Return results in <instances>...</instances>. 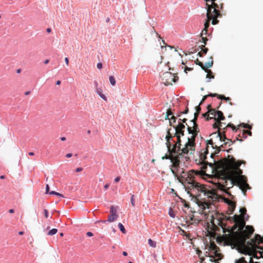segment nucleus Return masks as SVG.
<instances>
[{"mask_svg":"<svg viewBox=\"0 0 263 263\" xmlns=\"http://www.w3.org/2000/svg\"><path fill=\"white\" fill-rule=\"evenodd\" d=\"M148 245L153 247V248H155L156 247V242L153 241L151 239H149L148 240Z\"/></svg>","mask_w":263,"mask_h":263,"instance_id":"obj_25","label":"nucleus"},{"mask_svg":"<svg viewBox=\"0 0 263 263\" xmlns=\"http://www.w3.org/2000/svg\"><path fill=\"white\" fill-rule=\"evenodd\" d=\"M211 136H213V137L215 136V138L216 139H217V140L219 141H220V142H222L223 141L224 142L226 140H227L226 142H225L224 143L223 145H224L226 146H227V145L230 146L231 144H233V142L231 140L227 139L226 137L224 134L223 135H221V134L219 132H215V133L212 134L211 135Z\"/></svg>","mask_w":263,"mask_h":263,"instance_id":"obj_8","label":"nucleus"},{"mask_svg":"<svg viewBox=\"0 0 263 263\" xmlns=\"http://www.w3.org/2000/svg\"><path fill=\"white\" fill-rule=\"evenodd\" d=\"M202 40H203V42L204 43V44H205L206 41H207V39H206L204 37H202Z\"/></svg>","mask_w":263,"mask_h":263,"instance_id":"obj_59","label":"nucleus"},{"mask_svg":"<svg viewBox=\"0 0 263 263\" xmlns=\"http://www.w3.org/2000/svg\"><path fill=\"white\" fill-rule=\"evenodd\" d=\"M97 67L98 69H101L102 68V64L101 62H99L97 64Z\"/></svg>","mask_w":263,"mask_h":263,"instance_id":"obj_43","label":"nucleus"},{"mask_svg":"<svg viewBox=\"0 0 263 263\" xmlns=\"http://www.w3.org/2000/svg\"><path fill=\"white\" fill-rule=\"evenodd\" d=\"M109 82L112 86H114L116 84V80L113 76H109Z\"/></svg>","mask_w":263,"mask_h":263,"instance_id":"obj_27","label":"nucleus"},{"mask_svg":"<svg viewBox=\"0 0 263 263\" xmlns=\"http://www.w3.org/2000/svg\"><path fill=\"white\" fill-rule=\"evenodd\" d=\"M174 137H177V141L176 142L180 146H181V136L179 135L175 136V135L173 136Z\"/></svg>","mask_w":263,"mask_h":263,"instance_id":"obj_34","label":"nucleus"},{"mask_svg":"<svg viewBox=\"0 0 263 263\" xmlns=\"http://www.w3.org/2000/svg\"><path fill=\"white\" fill-rule=\"evenodd\" d=\"M217 96H218V98L221 100H226V101H229L231 100V99L229 97H226L224 96H223V95H218Z\"/></svg>","mask_w":263,"mask_h":263,"instance_id":"obj_32","label":"nucleus"},{"mask_svg":"<svg viewBox=\"0 0 263 263\" xmlns=\"http://www.w3.org/2000/svg\"><path fill=\"white\" fill-rule=\"evenodd\" d=\"M197 64H198L202 68V69H204L203 64L202 63L199 62V63H197Z\"/></svg>","mask_w":263,"mask_h":263,"instance_id":"obj_51","label":"nucleus"},{"mask_svg":"<svg viewBox=\"0 0 263 263\" xmlns=\"http://www.w3.org/2000/svg\"><path fill=\"white\" fill-rule=\"evenodd\" d=\"M96 92L102 99L105 101L107 100V98L106 96L103 94L102 89L101 88H96Z\"/></svg>","mask_w":263,"mask_h":263,"instance_id":"obj_17","label":"nucleus"},{"mask_svg":"<svg viewBox=\"0 0 263 263\" xmlns=\"http://www.w3.org/2000/svg\"><path fill=\"white\" fill-rule=\"evenodd\" d=\"M184 130H175V136L179 135L180 136H184Z\"/></svg>","mask_w":263,"mask_h":263,"instance_id":"obj_28","label":"nucleus"},{"mask_svg":"<svg viewBox=\"0 0 263 263\" xmlns=\"http://www.w3.org/2000/svg\"><path fill=\"white\" fill-rule=\"evenodd\" d=\"M223 218L226 220L231 221L236 223H238L241 222L239 215H235L233 217H231L230 216H224V217Z\"/></svg>","mask_w":263,"mask_h":263,"instance_id":"obj_15","label":"nucleus"},{"mask_svg":"<svg viewBox=\"0 0 263 263\" xmlns=\"http://www.w3.org/2000/svg\"><path fill=\"white\" fill-rule=\"evenodd\" d=\"M173 112L171 109H167L166 112V115L165 116V119H170V116H172Z\"/></svg>","mask_w":263,"mask_h":263,"instance_id":"obj_31","label":"nucleus"},{"mask_svg":"<svg viewBox=\"0 0 263 263\" xmlns=\"http://www.w3.org/2000/svg\"><path fill=\"white\" fill-rule=\"evenodd\" d=\"M206 18H214L218 17L220 15V12L219 10L216 9L215 7H213L212 5H209L208 3L206 4Z\"/></svg>","mask_w":263,"mask_h":263,"instance_id":"obj_7","label":"nucleus"},{"mask_svg":"<svg viewBox=\"0 0 263 263\" xmlns=\"http://www.w3.org/2000/svg\"><path fill=\"white\" fill-rule=\"evenodd\" d=\"M168 215L172 218H175V213H174V212L173 211V210L172 209H170L169 210V211H168Z\"/></svg>","mask_w":263,"mask_h":263,"instance_id":"obj_33","label":"nucleus"},{"mask_svg":"<svg viewBox=\"0 0 263 263\" xmlns=\"http://www.w3.org/2000/svg\"><path fill=\"white\" fill-rule=\"evenodd\" d=\"M72 154L71 153H68L66 155V157L67 158H70L71 156H72Z\"/></svg>","mask_w":263,"mask_h":263,"instance_id":"obj_57","label":"nucleus"},{"mask_svg":"<svg viewBox=\"0 0 263 263\" xmlns=\"http://www.w3.org/2000/svg\"><path fill=\"white\" fill-rule=\"evenodd\" d=\"M207 31H208L207 29H206L205 30H204V29H202V32H201V35H203V34H206Z\"/></svg>","mask_w":263,"mask_h":263,"instance_id":"obj_48","label":"nucleus"},{"mask_svg":"<svg viewBox=\"0 0 263 263\" xmlns=\"http://www.w3.org/2000/svg\"><path fill=\"white\" fill-rule=\"evenodd\" d=\"M185 189L187 194L193 198H196L199 193H203L204 194H206L204 188L200 183L193 180L191 182H189L187 185L185 186Z\"/></svg>","mask_w":263,"mask_h":263,"instance_id":"obj_5","label":"nucleus"},{"mask_svg":"<svg viewBox=\"0 0 263 263\" xmlns=\"http://www.w3.org/2000/svg\"><path fill=\"white\" fill-rule=\"evenodd\" d=\"M218 96V95L217 93H210V94L209 95H205L203 96V98L202 99V101H204L205 100V99L209 97H215V96Z\"/></svg>","mask_w":263,"mask_h":263,"instance_id":"obj_26","label":"nucleus"},{"mask_svg":"<svg viewBox=\"0 0 263 263\" xmlns=\"http://www.w3.org/2000/svg\"><path fill=\"white\" fill-rule=\"evenodd\" d=\"M208 51V49L206 48H204L202 49V52L204 54H206Z\"/></svg>","mask_w":263,"mask_h":263,"instance_id":"obj_46","label":"nucleus"},{"mask_svg":"<svg viewBox=\"0 0 263 263\" xmlns=\"http://www.w3.org/2000/svg\"><path fill=\"white\" fill-rule=\"evenodd\" d=\"M82 170H83V168L82 167H78L77 168H76V172H80L82 171Z\"/></svg>","mask_w":263,"mask_h":263,"instance_id":"obj_50","label":"nucleus"},{"mask_svg":"<svg viewBox=\"0 0 263 263\" xmlns=\"http://www.w3.org/2000/svg\"><path fill=\"white\" fill-rule=\"evenodd\" d=\"M200 105H198V106H196V112H200V111H201V107L199 106Z\"/></svg>","mask_w":263,"mask_h":263,"instance_id":"obj_44","label":"nucleus"},{"mask_svg":"<svg viewBox=\"0 0 263 263\" xmlns=\"http://www.w3.org/2000/svg\"><path fill=\"white\" fill-rule=\"evenodd\" d=\"M199 114V112H196L194 114V118L192 120L190 121L191 125H188L186 123V125H187V128L189 127H190L191 129H193L194 128H195V127H197L198 129L199 130L198 126L196 122V120L197 119V118L198 117Z\"/></svg>","mask_w":263,"mask_h":263,"instance_id":"obj_12","label":"nucleus"},{"mask_svg":"<svg viewBox=\"0 0 263 263\" xmlns=\"http://www.w3.org/2000/svg\"><path fill=\"white\" fill-rule=\"evenodd\" d=\"M162 159L171 160L172 163L171 171L175 176H178L179 175H181L182 173H184L183 168H181L182 161L180 160V156H179V155L174 156L171 153H166L162 157Z\"/></svg>","mask_w":263,"mask_h":263,"instance_id":"obj_4","label":"nucleus"},{"mask_svg":"<svg viewBox=\"0 0 263 263\" xmlns=\"http://www.w3.org/2000/svg\"><path fill=\"white\" fill-rule=\"evenodd\" d=\"M86 235L88 237H91V236H93V233L91 232H87Z\"/></svg>","mask_w":263,"mask_h":263,"instance_id":"obj_49","label":"nucleus"},{"mask_svg":"<svg viewBox=\"0 0 263 263\" xmlns=\"http://www.w3.org/2000/svg\"><path fill=\"white\" fill-rule=\"evenodd\" d=\"M208 198H211L212 200H216L217 199V197H216V195H213L212 196L208 195Z\"/></svg>","mask_w":263,"mask_h":263,"instance_id":"obj_37","label":"nucleus"},{"mask_svg":"<svg viewBox=\"0 0 263 263\" xmlns=\"http://www.w3.org/2000/svg\"><path fill=\"white\" fill-rule=\"evenodd\" d=\"M118 227H119V228L120 229V230L123 233H126V230H125V229L124 228V227L123 226V225L119 222L118 223Z\"/></svg>","mask_w":263,"mask_h":263,"instance_id":"obj_23","label":"nucleus"},{"mask_svg":"<svg viewBox=\"0 0 263 263\" xmlns=\"http://www.w3.org/2000/svg\"><path fill=\"white\" fill-rule=\"evenodd\" d=\"M176 119H177L176 117L174 116H172L171 117V118L168 119L170 120V123L171 126H173V125H172V123H175L176 121Z\"/></svg>","mask_w":263,"mask_h":263,"instance_id":"obj_30","label":"nucleus"},{"mask_svg":"<svg viewBox=\"0 0 263 263\" xmlns=\"http://www.w3.org/2000/svg\"><path fill=\"white\" fill-rule=\"evenodd\" d=\"M51 31V28H48L47 29V32L49 33V32H50Z\"/></svg>","mask_w":263,"mask_h":263,"instance_id":"obj_64","label":"nucleus"},{"mask_svg":"<svg viewBox=\"0 0 263 263\" xmlns=\"http://www.w3.org/2000/svg\"><path fill=\"white\" fill-rule=\"evenodd\" d=\"M50 193L49 192V186L48 184H46V194H48Z\"/></svg>","mask_w":263,"mask_h":263,"instance_id":"obj_42","label":"nucleus"},{"mask_svg":"<svg viewBox=\"0 0 263 263\" xmlns=\"http://www.w3.org/2000/svg\"><path fill=\"white\" fill-rule=\"evenodd\" d=\"M227 127H231L232 128V130L233 131H235L236 132L237 131V129L236 128V127L232 124H231V123H229L228 124V125L227 126Z\"/></svg>","mask_w":263,"mask_h":263,"instance_id":"obj_36","label":"nucleus"},{"mask_svg":"<svg viewBox=\"0 0 263 263\" xmlns=\"http://www.w3.org/2000/svg\"><path fill=\"white\" fill-rule=\"evenodd\" d=\"M210 59L211 60H212V57H211ZM213 60H212L210 62H206L204 64H203L204 69H205V68H209L213 66Z\"/></svg>","mask_w":263,"mask_h":263,"instance_id":"obj_21","label":"nucleus"},{"mask_svg":"<svg viewBox=\"0 0 263 263\" xmlns=\"http://www.w3.org/2000/svg\"><path fill=\"white\" fill-rule=\"evenodd\" d=\"M212 139H211L209 140L208 141V144H210V145H212V146L214 148V143H213V140H212V139H213V138H215V139L217 140V139H216V138H215V136H214V137L212 136Z\"/></svg>","mask_w":263,"mask_h":263,"instance_id":"obj_35","label":"nucleus"},{"mask_svg":"<svg viewBox=\"0 0 263 263\" xmlns=\"http://www.w3.org/2000/svg\"><path fill=\"white\" fill-rule=\"evenodd\" d=\"M212 19H213V20H212V24L213 25H216V24H217L218 23V22H219L217 20L215 19V18H212Z\"/></svg>","mask_w":263,"mask_h":263,"instance_id":"obj_40","label":"nucleus"},{"mask_svg":"<svg viewBox=\"0 0 263 263\" xmlns=\"http://www.w3.org/2000/svg\"><path fill=\"white\" fill-rule=\"evenodd\" d=\"M162 78L163 80L165 79V82H164L165 84V83H169L171 81H173L174 82H176L175 77L170 72H165L163 73L162 74Z\"/></svg>","mask_w":263,"mask_h":263,"instance_id":"obj_9","label":"nucleus"},{"mask_svg":"<svg viewBox=\"0 0 263 263\" xmlns=\"http://www.w3.org/2000/svg\"><path fill=\"white\" fill-rule=\"evenodd\" d=\"M225 125L224 123H221L220 121L218 122H215L213 125V127L215 129L218 128H222L224 125Z\"/></svg>","mask_w":263,"mask_h":263,"instance_id":"obj_20","label":"nucleus"},{"mask_svg":"<svg viewBox=\"0 0 263 263\" xmlns=\"http://www.w3.org/2000/svg\"><path fill=\"white\" fill-rule=\"evenodd\" d=\"M57 232L58 230L57 229L53 228L48 232V235L52 236L55 234L57 233Z\"/></svg>","mask_w":263,"mask_h":263,"instance_id":"obj_24","label":"nucleus"},{"mask_svg":"<svg viewBox=\"0 0 263 263\" xmlns=\"http://www.w3.org/2000/svg\"><path fill=\"white\" fill-rule=\"evenodd\" d=\"M240 126H242L243 128H247L248 125L245 123H242L240 125Z\"/></svg>","mask_w":263,"mask_h":263,"instance_id":"obj_58","label":"nucleus"},{"mask_svg":"<svg viewBox=\"0 0 263 263\" xmlns=\"http://www.w3.org/2000/svg\"><path fill=\"white\" fill-rule=\"evenodd\" d=\"M199 206L205 212H210L213 209L212 205H209L206 202H201L200 204L199 203Z\"/></svg>","mask_w":263,"mask_h":263,"instance_id":"obj_14","label":"nucleus"},{"mask_svg":"<svg viewBox=\"0 0 263 263\" xmlns=\"http://www.w3.org/2000/svg\"><path fill=\"white\" fill-rule=\"evenodd\" d=\"M239 212L241 213H245V214L246 212H247V210L245 208H240V210H239Z\"/></svg>","mask_w":263,"mask_h":263,"instance_id":"obj_41","label":"nucleus"},{"mask_svg":"<svg viewBox=\"0 0 263 263\" xmlns=\"http://www.w3.org/2000/svg\"><path fill=\"white\" fill-rule=\"evenodd\" d=\"M65 62L66 64L67 65H68V63H69V60H68V58L66 57V58H65Z\"/></svg>","mask_w":263,"mask_h":263,"instance_id":"obj_55","label":"nucleus"},{"mask_svg":"<svg viewBox=\"0 0 263 263\" xmlns=\"http://www.w3.org/2000/svg\"><path fill=\"white\" fill-rule=\"evenodd\" d=\"M231 173V166L227 170V175L224 177L219 179L217 183L215 184L216 188L227 194L231 196L228 192V190L233 186L236 184L235 179L232 177Z\"/></svg>","mask_w":263,"mask_h":263,"instance_id":"obj_3","label":"nucleus"},{"mask_svg":"<svg viewBox=\"0 0 263 263\" xmlns=\"http://www.w3.org/2000/svg\"><path fill=\"white\" fill-rule=\"evenodd\" d=\"M211 20L212 19H211V18L209 19V18H206V21H205V22L204 24V30H205L206 29L208 30V28H209V27L210 26V22Z\"/></svg>","mask_w":263,"mask_h":263,"instance_id":"obj_22","label":"nucleus"},{"mask_svg":"<svg viewBox=\"0 0 263 263\" xmlns=\"http://www.w3.org/2000/svg\"><path fill=\"white\" fill-rule=\"evenodd\" d=\"M116 211H114V213H112L111 215L108 217L107 219L108 222H113L117 219L118 215L116 214Z\"/></svg>","mask_w":263,"mask_h":263,"instance_id":"obj_18","label":"nucleus"},{"mask_svg":"<svg viewBox=\"0 0 263 263\" xmlns=\"http://www.w3.org/2000/svg\"><path fill=\"white\" fill-rule=\"evenodd\" d=\"M214 252L213 253L214 255H212V258L214 259V261L215 263H219L218 260H221L222 258V255L218 252L217 249H218L217 246H214L213 247Z\"/></svg>","mask_w":263,"mask_h":263,"instance_id":"obj_10","label":"nucleus"},{"mask_svg":"<svg viewBox=\"0 0 263 263\" xmlns=\"http://www.w3.org/2000/svg\"><path fill=\"white\" fill-rule=\"evenodd\" d=\"M239 229L241 233V237L244 243L247 239L250 238L254 231L253 227L250 226H246L245 223H243L239 228Z\"/></svg>","mask_w":263,"mask_h":263,"instance_id":"obj_6","label":"nucleus"},{"mask_svg":"<svg viewBox=\"0 0 263 263\" xmlns=\"http://www.w3.org/2000/svg\"><path fill=\"white\" fill-rule=\"evenodd\" d=\"M109 184H105L104 186V187L105 189H108V187H109Z\"/></svg>","mask_w":263,"mask_h":263,"instance_id":"obj_61","label":"nucleus"},{"mask_svg":"<svg viewBox=\"0 0 263 263\" xmlns=\"http://www.w3.org/2000/svg\"><path fill=\"white\" fill-rule=\"evenodd\" d=\"M206 2H211L212 3V4L214 3V5L215 6H217V4H215L214 3L216 1V0H205Z\"/></svg>","mask_w":263,"mask_h":263,"instance_id":"obj_47","label":"nucleus"},{"mask_svg":"<svg viewBox=\"0 0 263 263\" xmlns=\"http://www.w3.org/2000/svg\"><path fill=\"white\" fill-rule=\"evenodd\" d=\"M14 210H13V209H10V210H9V212L10 213H14Z\"/></svg>","mask_w":263,"mask_h":263,"instance_id":"obj_63","label":"nucleus"},{"mask_svg":"<svg viewBox=\"0 0 263 263\" xmlns=\"http://www.w3.org/2000/svg\"><path fill=\"white\" fill-rule=\"evenodd\" d=\"M107 221H107V220H99V221H97L96 222V223H97V222H102V223H106Z\"/></svg>","mask_w":263,"mask_h":263,"instance_id":"obj_56","label":"nucleus"},{"mask_svg":"<svg viewBox=\"0 0 263 263\" xmlns=\"http://www.w3.org/2000/svg\"><path fill=\"white\" fill-rule=\"evenodd\" d=\"M213 113L216 115V120H215L216 122L224 120L225 118L222 111L218 110L216 111V112H213Z\"/></svg>","mask_w":263,"mask_h":263,"instance_id":"obj_16","label":"nucleus"},{"mask_svg":"<svg viewBox=\"0 0 263 263\" xmlns=\"http://www.w3.org/2000/svg\"><path fill=\"white\" fill-rule=\"evenodd\" d=\"M134 195H132V196L131 197V198H130L131 204H132V205L133 206H135V202H134Z\"/></svg>","mask_w":263,"mask_h":263,"instance_id":"obj_38","label":"nucleus"},{"mask_svg":"<svg viewBox=\"0 0 263 263\" xmlns=\"http://www.w3.org/2000/svg\"><path fill=\"white\" fill-rule=\"evenodd\" d=\"M191 70V68H189V67H185V69H184V71H185V72H186V70Z\"/></svg>","mask_w":263,"mask_h":263,"instance_id":"obj_60","label":"nucleus"},{"mask_svg":"<svg viewBox=\"0 0 263 263\" xmlns=\"http://www.w3.org/2000/svg\"><path fill=\"white\" fill-rule=\"evenodd\" d=\"M44 215H45V216L47 218L48 217V211L46 209H44Z\"/></svg>","mask_w":263,"mask_h":263,"instance_id":"obj_45","label":"nucleus"},{"mask_svg":"<svg viewBox=\"0 0 263 263\" xmlns=\"http://www.w3.org/2000/svg\"><path fill=\"white\" fill-rule=\"evenodd\" d=\"M218 144L219 145V146H218L217 145H215V146L217 147L218 151H219L220 150V147H223V144L220 145L219 143ZM217 153H219V152H217Z\"/></svg>","mask_w":263,"mask_h":263,"instance_id":"obj_39","label":"nucleus"},{"mask_svg":"<svg viewBox=\"0 0 263 263\" xmlns=\"http://www.w3.org/2000/svg\"><path fill=\"white\" fill-rule=\"evenodd\" d=\"M188 108H187L183 112H182V114H187L188 112Z\"/></svg>","mask_w":263,"mask_h":263,"instance_id":"obj_62","label":"nucleus"},{"mask_svg":"<svg viewBox=\"0 0 263 263\" xmlns=\"http://www.w3.org/2000/svg\"><path fill=\"white\" fill-rule=\"evenodd\" d=\"M181 119H179L178 125L177 126H173V128L175 129V130H184L185 125L183 124V123H186L187 119H183L182 120L183 123H181Z\"/></svg>","mask_w":263,"mask_h":263,"instance_id":"obj_13","label":"nucleus"},{"mask_svg":"<svg viewBox=\"0 0 263 263\" xmlns=\"http://www.w3.org/2000/svg\"><path fill=\"white\" fill-rule=\"evenodd\" d=\"M242 161L234 160L231 165V173L232 177L234 178L236 185L245 195L247 189H249V185L247 183L246 177L242 175V171L239 168Z\"/></svg>","mask_w":263,"mask_h":263,"instance_id":"obj_2","label":"nucleus"},{"mask_svg":"<svg viewBox=\"0 0 263 263\" xmlns=\"http://www.w3.org/2000/svg\"><path fill=\"white\" fill-rule=\"evenodd\" d=\"M49 194L50 195H56V196H60V197H64V196L58 193V192H57L55 191H51L50 192V193H49Z\"/></svg>","mask_w":263,"mask_h":263,"instance_id":"obj_29","label":"nucleus"},{"mask_svg":"<svg viewBox=\"0 0 263 263\" xmlns=\"http://www.w3.org/2000/svg\"><path fill=\"white\" fill-rule=\"evenodd\" d=\"M247 133H248L250 135H251V132H248L247 130H245L243 131L242 135H243L245 134H246Z\"/></svg>","mask_w":263,"mask_h":263,"instance_id":"obj_52","label":"nucleus"},{"mask_svg":"<svg viewBox=\"0 0 263 263\" xmlns=\"http://www.w3.org/2000/svg\"><path fill=\"white\" fill-rule=\"evenodd\" d=\"M120 177H116V178L115 179V181L116 182H119V181H120Z\"/></svg>","mask_w":263,"mask_h":263,"instance_id":"obj_53","label":"nucleus"},{"mask_svg":"<svg viewBox=\"0 0 263 263\" xmlns=\"http://www.w3.org/2000/svg\"><path fill=\"white\" fill-rule=\"evenodd\" d=\"M213 112H216L215 109L210 108L208 112H206L202 114V116L204 118H206V120H209L212 119L216 120V115H214Z\"/></svg>","mask_w":263,"mask_h":263,"instance_id":"obj_11","label":"nucleus"},{"mask_svg":"<svg viewBox=\"0 0 263 263\" xmlns=\"http://www.w3.org/2000/svg\"><path fill=\"white\" fill-rule=\"evenodd\" d=\"M206 72H207V74L206 76V78H209V80L207 81V82H210V80L211 79H214V76L212 74V72L211 70H205Z\"/></svg>","mask_w":263,"mask_h":263,"instance_id":"obj_19","label":"nucleus"},{"mask_svg":"<svg viewBox=\"0 0 263 263\" xmlns=\"http://www.w3.org/2000/svg\"><path fill=\"white\" fill-rule=\"evenodd\" d=\"M187 131L189 134L191 135L190 137H187V142L184 145V147L181 148V146L178 145L174 140V136L170 133V129L167 130V134L165 137L166 146L167 149V153H171L174 156H180V160L184 163L185 161L189 160L187 156L189 154H192L195 150V138L198 135L199 129L197 127L191 129L187 128Z\"/></svg>","mask_w":263,"mask_h":263,"instance_id":"obj_1","label":"nucleus"},{"mask_svg":"<svg viewBox=\"0 0 263 263\" xmlns=\"http://www.w3.org/2000/svg\"><path fill=\"white\" fill-rule=\"evenodd\" d=\"M114 211H116V210H114V206H112L111 207V208H110V213H111V214L112 213H114Z\"/></svg>","mask_w":263,"mask_h":263,"instance_id":"obj_54","label":"nucleus"}]
</instances>
